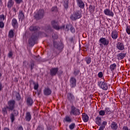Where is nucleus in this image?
<instances>
[{
    "instance_id": "nucleus-22",
    "label": "nucleus",
    "mask_w": 130,
    "mask_h": 130,
    "mask_svg": "<svg viewBox=\"0 0 130 130\" xmlns=\"http://www.w3.org/2000/svg\"><path fill=\"white\" fill-rule=\"evenodd\" d=\"M111 128L113 130H116V129H117V128H118V126H117V123H116L115 122H113L111 124Z\"/></svg>"
},
{
    "instance_id": "nucleus-21",
    "label": "nucleus",
    "mask_w": 130,
    "mask_h": 130,
    "mask_svg": "<svg viewBox=\"0 0 130 130\" xmlns=\"http://www.w3.org/2000/svg\"><path fill=\"white\" fill-rule=\"evenodd\" d=\"M82 119L84 122H88L89 121V116L86 114H82Z\"/></svg>"
},
{
    "instance_id": "nucleus-36",
    "label": "nucleus",
    "mask_w": 130,
    "mask_h": 130,
    "mask_svg": "<svg viewBox=\"0 0 130 130\" xmlns=\"http://www.w3.org/2000/svg\"><path fill=\"white\" fill-rule=\"evenodd\" d=\"M89 11H90V13H93L94 12V11H95V7L90 5L89 6Z\"/></svg>"
},
{
    "instance_id": "nucleus-29",
    "label": "nucleus",
    "mask_w": 130,
    "mask_h": 130,
    "mask_svg": "<svg viewBox=\"0 0 130 130\" xmlns=\"http://www.w3.org/2000/svg\"><path fill=\"white\" fill-rule=\"evenodd\" d=\"M104 111L106 114H111L112 112L109 108H106Z\"/></svg>"
},
{
    "instance_id": "nucleus-19",
    "label": "nucleus",
    "mask_w": 130,
    "mask_h": 130,
    "mask_svg": "<svg viewBox=\"0 0 130 130\" xmlns=\"http://www.w3.org/2000/svg\"><path fill=\"white\" fill-rule=\"evenodd\" d=\"M18 18L19 20H21L23 21L24 19H25V15H24V13H23V11H20L18 14Z\"/></svg>"
},
{
    "instance_id": "nucleus-1",
    "label": "nucleus",
    "mask_w": 130,
    "mask_h": 130,
    "mask_svg": "<svg viewBox=\"0 0 130 130\" xmlns=\"http://www.w3.org/2000/svg\"><path fill=\"white\" fill-rule=\"evenodd\" d=\"M36 40H37V33L35 32L32 35L31 38L28 40L30 46H34Z\"/></svg>"
},
{
    "instance_id": "nucleus-32",
    "label": "nucleus",
    "mask_w": 130,
    "mask_h": 130,
    "mask_svg": "<svg viewBox=\"0 0 130 130\" xmlns=\"http://www.w3.org/2000/svg\"><path fill=\"white\" fill-rule=\"evenodd\" d=\"M15 115L14 114H11L10 116V118L11 119V122H14L15 121Z\"/></svg>"
},
{
    "instance_id": "nucleus-52",
    "label": "nucleus",
    "mask_w": 130,
    "mask_h": 130,
    "mask_svg": "<svg viewBox=\"0 0 130 130\" xmlns=\"http://www.w3.org/2000/svg\"><path fill=\"white\" fill-rule=\"evenodd\" d=\"M16 4H21V3H23V0H15Z\"/></svg>"
},
{
    "instance_id": "nucleus-26",
    "label": "nucleus",
    "mask_w": 130,
    "mask_h": 130,
    "mask_svg": "<svg viewBox=\"0 0 130 130\" xmlns=\"http://www.w3.org/2000/svg\"><path fill=\"white\" fill-rule=\"evenodd\" d=\"M102 122V120L101 117H98L96 118V123L98 125H101V123Z\"/></svg>"
},
{
    "instance_id": "nucleus-30",
    "label": "nucleus",
    "mask_w": 130,
    "mask_h": 130,
    "mask_svg": "<svg viewBox=\"0 0 130 130\" xmlns=\"http://www.w3.org/2000/svg\"><path fill=\"white\" fill-rule=\"evenodd\" d=\"M9 38H13L14 37V31L13 30H10L9 32Z\"/></svg>"
},
{
    "instance_id": "nucleus-46",
    "label": "nucleus",
    "mask_w": 130,
    "mask_h": 130,
    "mask_svg": "<svg viewBox=\"0 0 130 130\" xmlns=\"http://www.w3.org/2000/svg\"><path fill=\"white\" fill-rule=\"evenodd\" d=\"M70 31L72 33H75L76 32V30L75 29V28L73 27V25H71V27H70Z\"/></svg>"
},
{
    "instance_id": "nucleus-53",
    "label": "nucleus",
    "mask_w": 130,
    "mask_h": 130,
    "mask_svg": "<svg viewBox=\"0 0 130 130\" xmlns=\"http://www.w3.org/2000/svg\"><path fill=\"white\" fill-rule=\"evenodd\" d=\"M4 26H5L4 22H3V21H1L0 22V28H4Z\"/></svg>"
},
{
    "instance_id": "nucleus-16",
    "label": "nucleus",
    "mask_w": 130,
    "mask_h": 130,
    "mask_svg": "<svg viewBox=\"0 0 130 130\" xmlns=\"http://www.w3.org/2000/svg\"><path fill=\"white\" fill-rule=\"evenodd\" d=\"M26 104L28 106H32L33 104V100L30 96H28L26 98Z\"/></svg>"
},
{
    "instance_id": "nucleus-44",
    "label": "nucleus",
    "mask_w": 130,
    "mask_h": 130,
    "mask_svg": "<svg viewBox=\"0 0 130 130\" xmlns=\"http://www.w3.org/2000/svg\"><path fill=\"white\" fill-rule=\"evenodd\" d=\"M34 85L35 90H37L38 89V87H39V85L38 84V83H35Z\"/></svg>"
},
{
    "instance_id": "nucleus-7",
    "label": "nucleus",
    "mask_w": 130,
    "mask_h": 130,
    "mask_svg": "<svg viewBox=\"0 0 130 130\" xmlns=\"http://www.w3.org/2000/svg\"><path fill=\"white\" fill-rule=\"evenodd\" d=\"M99 42L100 43V46H102V45L107 46L109 44V40H107L105 38H101L99 40Z\"/></svg>"
},
{
    "instance_id": "nucleus-18",
    "label": "nucleus",
    "mask_w": 130,
    "mask_h": 130,
    "mask_svg": "<svg viewBox=\"0 0 130 130\" xmlns=\"http://www.w3.org/2000/svg\"><path fill=\"white\" fill-rule=\"evenodd\" d=\"M126 55V53H120L117 55V59L119 60L123 59V58L125 57Z\"/></svg>"
},
{
    "instance_id": "nucleus-5",
    "label": "nucleus",
    "mask_w": 130,
    "mask_h": 130,
    "mask_svg": "<svg viewBox=\"0 0 130 130\" xmlns=\"http://www.w3.org/2000/svg\"><path fill=\"white\" fill-rule=\"evenodd\" d=\"M51 24L53 28L56 30H59V29H63L64 28V25H62L61 26L59 27L58 25V23L54 20L51 22Z\"/></svg>"
},
{
    "instance_id": "nucleus-54",
    "label": "nucleus",
    "mask_w": 130,
    "mask_h": 130,
    "mask_svg": "<svg viewBox=\"0 0 130 130\" xmlns=\"http://www.w3.org/2000/svg\"><path fill=\"white\" fill-rule=\"evenodd\" d=\"M17 130H23V127L22 126H18L17 128Z\"/></svg>"
},
{
    "instance_id": "nucleus-55",
    "label": "nucleus",
    "mask_w": 130,
    "mask_h": 130,
    "mask_svg": "<svg viewBox=\"0 0 130 130\" xmlns=\"http://www.w3.org/2000/svg\"><path fill=\"white\" fill-rule=\"evenodd\" d=\"M122 130H129L128 126H124L122 128Z\"/></svg>"
},
{
    "instance_id": "nucleus-61",
    "label": "nucleus",
    "mask_w": 130,
    "mask_h": 130,
    "mask_svg": "<svg viewBox=\"0 0 130 130\" xmlns=\"http://www.w3.org/2000/svg\"><path fill=\"white\" fill-rule=\"evenodd\" d=\"M70 41L71 42H74V38H71L70 39Z\"/></svg>"
},
{
    "instance_id": "nucleus-56",
    "label": "nucleus",
    "mask_w": 130,
    "mask_h": 130,
    "mask_svg": "<svg viewBox=\"0 0 130 130\" xmlns=\"http://www.w3.org/2000/svg\"><path fill=\"white\" fill-rule=\"evenodd\" d=\"M8 56L9 57H12V56H13V52H12V51L9 52L8 54Z\"/></svg>"
},
{
    "instance_id": "nucleus-15",
    "label": "nucleus",
    "mask_w": 130,
    "mask_h": 130,
    "mask_svg": "<svg viewBox=\"0 0 130 130\" xmlns=\"http://www.w3.org/2000/svg\"><path fill=\"white\" fill-rule=\"evenodd\" d=\"M76 78L74 77H72L70 79V86H71L72 88H74V87H76Z\"/></svg>"
},
{
    "instance_id": "nucleus-48",
    "label": "nucleus",
    "mask_w": 130,
    "mask_h": 130,
    "mask_svg": "<svg viewBox=\"0 0 130 130\" xmlns=\"http://www.w3.org/2000/svg\"><path fill=\"white\" fill-rule=\"evenodd\" d=\"M34 68V61H32L30 63L31 70L32 71V70H33Z\"/></svg>"
},
{
    "instance_id": "nucleus-12",
    "label": "nucleus",
    "mask_w": 130,
    "mask_h": 130,
    "mask_svg": "<svg viewBox=\"0 0 130 130\" xmlns=\"http://www.w3.org/2000/svg\"><path fill=\"white\" fill-rule=\"evenodd\" d=\"M116 48L119 50H124V44L123 43L119 42L117 43Z\"/></svg>"
},
{
    "instance_id": "nucleus-25",
    "label": "nucleus",
    "mask_w": 130,
    "mask_h": 130,
    "mask_svg": "<svg viewBox=\"0 0 130 130\" xmlns=\"http://www.w3.org/2000/svg\"><path fill=\"white\" fill-rule=\"evenodd\" d=\"M116 69V64L113 63L110 66V69L111 71V72H114V70Z\"/></svg>"
},
{
    "instance_id": "nucleus-37",
    "label": "nucleus",
    "mask_w": 130,
    "mask_h": 130,
    "mask_svg": "<svg viewBox=\"0 0 130 130\" xmlns=\"http://www.w3.org/2000/svg\"><path fill=\"white\" fill-rule=\"evenodd\" d=\"M99 114L100 115H101V116H104V115H105V114H106L105 113V111H104V110H101L99 112Z\"/></svg>"
},
{
    "instance_id": "nucleus-8",
    "label": "nucleus",
    "mask_w": 130,
    "mask_h": 130,
    "mask_svg": "<svg viewBox=\"0 0 130 130\" xmlns=\"http://www.w3.org/2000/svg\"><path fill=\"white\" fill-rule=\"evenodd\" d=\"M104 13L106 16H109V17H113L114 16V13L112 11L110 10L109 9H106L104 11Z\"/></svg>"
},
{
    "instance_id": "nucleus-41",
    "label": "nucleus",
    "mask_w": 130,
    "mask_h": 130,
    "mask_svg": "<svg viewBox=\"0 0 130 130\" xmlns=\"http://www.w3.org/2000/svg\"><path fill=\"white\" fill-rule=\"evenodd\" d=\"M102 126L103 127L105 128V126H106V125H107V122L106 121H104L102 122Z\"/></svg>"
},
{
    "instance_id": "nucleus-63",
    "label": "nucleus",
    "mask_w": 130,
    "mask_h": 130,
    "mask_svg": "<svg viewBox=\"0 0 130 130\" xmlns=\"http://www.w3.org/2000/svg\"><path fill=\"white\" fill-rule=\"evenodd\" d=\"M13 11L15 13H16L17 12V10H16V8L14 7L13 8Z\"/></svg>"
},
{
    "instance_id": "nucleus-9",
    "label": "nucleus",
    "mask_w": 130,
    "mask_h": 130,
    "mask_svg": "<svg viewBox=\"0 0 130 130\" xmlns=\"http://www.w3.org/2000/svg\"><path fill=\"white\" fill-rule=\"evenodd\" d=\"M71 114H74V115L80 114V111L75 107L72 106L71 107Z\"/></svg>"
},
{
    "instance_id": "nucleus-43",
    "label": "nucleus",
    "mask_w": 130,
    "mask_h": 130,
    "mask_svg": "<svg viewBox=\"0 0 130 130\" xmlns=\"http://www.w3.org/2000/svg\"><path fill=\"white\" fill-rule=\"evenodd\" d=\"M53 39H57L58 38V36H57V34H54L52 36Z\"/></svg>"
},
{
    "instance_id": "nucleus-20",
    "label": "nucleus",
    "mask_w": 130,
    "mask_h": 130,
    "mask_svg": "<svg viewBox=\"0 0 130 130\" xmlns=\"http://www.w3.org/2000/svg\"><path fill=\"white\" fill-rule=\"evenodd\" d=\"M44 93L45 95L48 96V95H50V94H51V90H50L48 87L45 88L44 90Z\"/></svg>"
},
{
    "instance_id": "nucleus-24",
    "label": "nucleus",
    "mask_w": 130,
    "mask_h": 130,
    "mask_svg": "<svg viewBox=\"0 0 130 130\" xmlns=\"http://www.w3.org/2000/svg\"><path fill=\"white\" fill-rule=\"evenodd\" d=\"M39 27L38 26H34L33 25L29 27V30L30 31H38V30L39 29Z\"/></svg>"
},
{
    "instance_id": "nucleus-10",
    "label": "nucleus",
    "mask_w": 130,
    "mask_h": 130,
    "mask_svg": "<svg viewBox=\"0 0 130 130\" xmlns=\"http://www.w3.org/2000/svg\"><path fill=\"white\" fill-rule=\"evenodd\" d=\"M61 47H59V49H54L53 52L52 53L53 56H57L59 53L62 51L61 50Z\"/></svg>"
},
{
    "instance_id": "nucleus-58",
    "label": "nucleus",
    "mask_w": 130,
    "mask_h": 130,
    "mask_svg": "<svg viewBox=\"0 0 130 130\" xmlns=\"http://www.w3.org/2000/svg\"><path fill=\"white\" fill-rule=\"evenodd\" d=\"M126 31L127 34H130V29L128 27L126 29Z\"/></svg>"
},
{
    "instance_id": "nucleus-45",
    "label": "nucleus",
    "mask_w": 130,
    "mask_h": 130,
    "mask_svg": "<svg viewBox=\"0 0 130 130\" xmlns=\"http://www.w3.org/2000/svg\"><path fill=\"white\" fill-rule=\"evenodd\" d=\"M79 73L80 71L79 70H75L74 72V75L76 77V76H78V75H79Z\"/></svg>"
},
{
    "instance_id": "nucleus-60",
    "label": "nucleus",
    "mask_w": 130,
    "mask_h": 130,
    "mask_svg": "<svg viewBox=\"0 0 130 130\" xmlns=\"http://www.w3.org/2000/svg\"><path fill=\"white\" fill-rule=\"evenodd\" d=\"M3 90V85L2 83H0V91H2Z\"/></svg>"
},
{
    "instance_id": "nucleus-57",
    "label": "nucleus",
    "mask_w": 130,
    "mask_h": 130,
    "mask_svg": "<svg viewBox=\"0 0 130 130\" xmlns=\"http://www.w3.org/2000/svg\"><path fill=\"white\" fill-rule=\"evenodd\" d=\"M29 83L30 85H32V84L33 85H34L35 84V82H34V81H33V80H29Z\"/></svg>"
},
{
    "instance_id": "nucleus-49",
    "label": "nucleus",
    "mask_w": 130,
    "mask_h": 130,
    "mask_svg": "<svg viewBox=\"0 0 130 130\" xmlns=\"http://www.w3.org/2000/svg\"><path fill=\"white\" fill-rule=\"evenodd\" d=\"M56 11H57V7H53L52 9H51V11L52 12H56Z\"/></svg>"
},
{
    "instance_id": "nucleus-42",
    "label": "nucleus",
    "mask_w": 130,
    "mask_h": 130,
    "mask_svg": "<svg viewBox=\"0 0 130 130\" xmlns=\"http://www.w3.org/2000/svg\"><path fill=\"white\" fill-rule=\"evenodd\" d=\"M11 114H13V115L17 116V115H18V111H16V110H13Z\"/></svg>"
},
{
    "instance_id": "nucleus-27",
    "label": "nucleus",
    "mask_w": 130,
    "mask_h": 130,
    "mask_svg": "<svg viewBox=\"0 0 130 130\" xmlns=\"http://www.w3.org/2000/svg\"><path fill=\"white\" fill-rule=\"evenodd\" d=\"M13 6H14V1L13 0H9L7 5L8 8H11Z\"/></svg>"
},
{
    "instance_id": "nucleus-39",
    "label": "nucleus",
    "mask_w": 130,
    "mask_h": 130,
    "mask_svg": "<svg viewBox=\"0 0 130 130\" xmlns=\"http://www.w3.org/2000/svg\"><path fill=\"white\" fill-rule=\"evenodd\" d=\"M85 60L87 64H90V63H91V58L90 57L86 58L85 59Z\"/></svg>"
},
{
    "instance_id": "nucleus-31",
    "label": "nucleus",
    "mask_w": 130,
    "mask_h": 130,
    "mask_svg": "<svg viewBox=\"0 0 130 130\" xmlns=\"http://www.w3.org/2000/svg\"><path fill=\"white\" fill-rule=\"evenodd\" d=\"M63 3H64V7L66 9L67 8H69V0H63Z\"/></svg>"
},
{
    "instance_id": "nucleus-17",
    "label": "nucleus",
    "mask_w": 130,
    "mask_h": 130,
    "mask_svg": "<svg viewBox=\"0 0 130 130\" xmlns=\"http://www.w3.org/2000/svg\"><path fill=\"white\" fill-rule=\"evenodd\" d=\"M12 25L14 28L15 29H17L18 28V21H17V19L16 18H13L12 20Z\"/></svg>"
},
{
    "instance_id": "nucleus-28",
    "label": "nucleus",
    "mask_w": 130,
    "mask_h": 130,
    "mask_svg": "<svg viewBox=\"0 0 130 130\" xmlns=\"http://www.w3.org/2000/svg\"><path fill=\"white\" fill-rule=\"evenodd\" d=\"M68 100H70V101H73V100L75 99L74 95H73L72 93H68Z\"/></svg>"
},
{
    "instance_id": "nucleus-11",
    "label": "nucleus",
    "mask_w": 130,
    "mask_h": 130,
    "mask_svg": "<svg viewBox=\"0 0 130 130\" xmlns=\"http://www.w3.org/2000/svg\"><path fill=\"white\" fill-rule=\"evenodd\" d=\"M57 72H58V68H52L50 70V75L53 77V76H56V74H57Z\"/></svg>"
},
{
    "instance_id": "nucleus-3",
    "label": "nucleus",
    "mask_w": 130,
    "mask_h": 130,
    "mask_svg": "<svg viewBox=\"0 0 130 130\" xmlns=\"http://www.w3.org/2000/svg\"><path fill=\"white\" fill-rule=\"evenodd\" d=\"M81 12L80 11H77V12H74L70 16V19L72 21H76L77 19H80L81 18Z\"/></svg>"
},
{
    "instance_id": "nucleus-34",
    "label": "nucleus",
    "mask_w": 130,
    "mask_h": 130,
    "mask_svg": "<svg viewBox=\"0 0 130 130\" xmlns=\"http://www.w3.org/2000/svg\"><path fill=\"white\" fill-rule=\"evenodd\" d=\"M64 119L67 122H72V119L69 116H67Z\"/></svg>"
},
{
    "instance_id": "nucleus-2",
    "label": "nucleus",
    "mask_w": 130,
    "mask_h": 130,
    "mask_svg": "<svg viewBox=\"0 0 130 130\" xmlns=\"http://www.w3.org/2000/svg\"><path fill=\"white\" fill-rule=\"evenodd\" d=\"M98 86H99L100 88L103 89V90H107L108 89L107 83H106L104 80L99 81L98 82Z\"/></svg>"
},
{
    "instance_id": "nucleus-6",
    "label": "nucleus",
    "mask_w": 130,
    "mask_h": 130,
    "mask_svg": "<svg viewBox=\"0 0 130 130\" xmlns=\"http://www.w3.org/2000/svg\"><path fill=\"white\" fill-rule=\"evenodd\" d=\"M43 17H44V10L40 9L35 16L36 19L40 20V19H42Z\"/></svg>"
},
{
    "instance_id": "nucleus-14",
    "label": "nucleus",
    "mask_w": 130,
    "mask_h": 130,
    "mask_svg": "<svg viewBox=\"0 0 130 130\" xmlns=\"http://www.w3.org/2000/svg\"><path fill=\"white\" fill-rule=\"evenodd\" d=\"M53 46L55 48V49H59V47H61V50L62 51V49L63 48V47L61 45H59V43L54 41L53 42Z\"/></svg>"
},
{
    "instance_id": "nucleus-38",
    "label": "nucleus",
    "mask_w": 130,
    "mask_h": 130,
    "mask_svg": "<svg viewBox=\"0 0 130 130\" xmlns=\"http://www.w3.org/2000/svg\"><path fill=\"white\" fill-rule=\"evenodd\" d=\"M75 125L76 124L74 123H73L69 125V128L70 129H74V128H75Z\"/></svg>"
},
{
    "instance_id": "nucleus-23",
    "label": "nucleus",
    "mask_w": 130,
    "mask_h": 130,
    "mask_svg": "<svg viewBox=\"0 0 130 130\" xmlns=\"http://www.w3.org/2000/svg\"><path fill=\"white\" fill-rule=\"evenodd\" d=\"M25 120L26 121H29L31 120V113L27 112L25 114Z\"/></svg>"
},
{
    "instance_id": "nucleus-40",
    "label": "nucleus",
    "mask_w": 130,
    "mask_h": 130,
    "mask_svg": "<svg viewBox=\"0 0 130 130\" xmlns=\"http://www.w3.org/2000/svg\"><path fill=\"white\" fill-rule=\"evenodd\" d=\"M77 4L79 8H82V0H77Z\"/></svg>"
},
{
    "instance_id": "nucleus-33",
    "label": "nucleus",
    "mask_w": 130,
    "mask_h": 130,
    "mask_svg": "<svg viewBox=\"0 0 130 130\" xmlns=\"http://www.w3.org/2000/svg\"><path fill=\"white\" fill-rule=\"evenodd\" d=\"M7 109H8V108H7V107L6 108H4L2 109V113L4 114V115H6V114H8V112L7 111Z\"/></svg>"
},
{
    "instance_id": "nucleus-51",
    "label": "nucleus",
    "mask_w": 130,
    "mask_h": 130,
    "mask_svg": "<svg viewBox=\"0 0 130 130\" xmlns=\"http://www.w3.org/2000/svg\"><path fill=\"white\" fill-rule=\"evenodd\" d=\"M43 129H44V128H43V127H42L41 125L38 126L37 129V130H43Z\"/></svg>"
},
{
    "instance_id": "nucleus-13",
    "label": "nucleus",
    "mask_w": 130,
    "mask_h": 130,
    "mask_svg": "<svg viewBox=\"0 0 130 130\" xmlns=\"http://www.w3.org/2000/svg\"><path fill=\"white\" fill-rule=\"evenodd\" d=\"M111 37L112 39H117L118 38V31L116 30L112 31L111 32Z\"/></svg>"
},
{
    "instance_id": "nucleus-62",
    "label": "nucleus",
    "mask_w": 130,
    "mask_h": 130,
    "mask_svg": "<svg viewBox=\"0 0 130 130\" xmlns=\"http://www.w3.org/2000/svg\"><path fill=\"white\" fill-rule=\"evenodd\" d=\"M41 94V90H40L39 91H38V96H39V95H40Z\"/></svg>"
},
{
    "instance_id": "nucleus-35",
    "label": "nucleus",
    "mask_w": 130,
    "mask_h": 130,
    "mask_svg": "<svg viewBox=\"0 0 130 130\" xmlns=\"http://www.w3.org/2000/svg\"><path fill=\"white\" fill-rule=\"evenodd\" d=\"M71 28H72V25L71 24H68L66 25V27L65 28V30L66 31H69V30H70V29H71Z\"/></svg>"
},
{
    "instance_id": "nucleus-47",
    "label": "nucleus",
    "mask_w": 130,
    "mask_h": 130,
    "mask_svg": "<svg viewBox=\"0 0 130 130\" xmlns=\"http://www.w3.org/2000/svg\"><path fill=\"white\" fill-rule=\"evenodd\" d=\"M0 19H1V21H2V22H3V21H4L5 20V15L2 14V15H0Z\"/></svg>"
},
{
    "instance_id": "nucleus-64",
    "label": "nucleus",
    "mask_w": 130,
    "mask_h": 130,
    "mask_svg": "<svg viewBox=\"0 0 130 130\" xmlns=\"http://www.w3.org/2000/svg\"><path fill=\"white\" fill-rule=\"evenodd\" d=\"M4 130H10V129L9 128H8V127H5L4 128Z\"/></svg>"
},
{
    "instance_id": "nucleus-4",
    "label": "nucleus",
    "mask_w": 130,
    "mask_h": 130,
    "mask_svg": "<svg viewBox=\"0 0 130 130\" xmlns=\"http://www.w3.org/2000/svg\"><path fill=\"white\" fill-rule=\"evenodd\" d=\"M15 104L16 101H15V100L9 101L8 102V106H7L6 108H7V109H9V110H14Z\"/></svg>"
},
{
    "instance_id": "nucleus-59",
    "label": "nucleus",
    "mask_w": 130,
    "mask_h": 130,
    "mask_svg": "<svg viewBox=\"0 0 130 130\" xmlns=\"http://www.w3.org/2000/svg\"><path fill=\"white\" fill-rule=\"evenodd\" d=\"M104 127H102V126H100L99 130H104Z\"/></svg>"
},
{
    "instance_id": "nucleus-50",
    "label": "nucleus",
    "mask_w": 130,
    "mask_h": 130,
    "mask_svg": "<svg viewBox=\"0 0 130 130\" xmlns=\"http://www.w3.org/2000/svg\"><path fill=\"white\" fill-rule=\"evenodd\" d=\"M98 77H99V78H102L103 77V73H102L101 72L99 73Z\"/></svg>"
}]
</instances>
